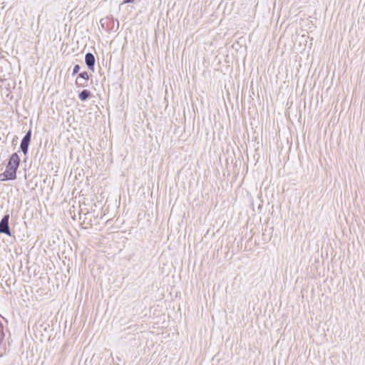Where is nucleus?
<instances>
[{
	"mask_svg": "<svg viewBox=\"0 0 365 365\" xmlns=\"http://www.w3.org/2000/svg\"><path fill=\"white\" fill-rule=\"evenodd\" d=\"M20 163L21 158L18 154V152L14 153L8 158L6 169L8 170V171H10V173L16 175Z\"/></svg>",
	"mask_w": 365,
	"mask_h": 365,
	"instance_id": "f257e3e1",
	"label": "nucleus"
},
{
	"mask_svg": "<svg viewBox=\"0 0 365 365\" xmlns=\"http://www.w3.org/2000/svg\"><path fill=\"white\" fill-rule=\"evenodd\" d=\"M100 24L103 29L107 31H117L119 27V22L115 20L113 16H107L100 20Z\"/></svg>",
	"mask_w": 365,
	"mask_h": 365,
	"instance_id": "f03ea898",
	"label": "nucleus"
},
{
	"mask_svg": "<svg viewBox=\"0 0 365 365\" xmlns=\"http://www.w3.org/2000/svg\"><path fill=\"white\" fill-rule=\"evenodd\" d=\"M31 129H29L26 133L25 135L23 137L21 141L20 148L19 150L18 151V153L21 151L24 155H26L28 154L29 145L31 140Z\"/></svg>",
	"mask_w": 365,
	"mask_h": 365,
	"instance_id": "7ed1b4c3",
	"label": "nucleus"
},
{
	"mask_svg": "<svg viewBox=\"0 0 365 365\" xmlns=\"http://www.w3.org/2000/svg\"><path fill=\"white\" fill-rule=\"evenodd\" d=\"M9 218L10 215L7 212L4 214L0 221V234H5L7 236L11 237L12 232L9 227Z\"/></svg>",
	"mask_w": 365,
	"mask_h": 365,
	"instance_id": "20e7f679",
	"label": "nucleus"
},
{
	"mask_svg": "<svg viewBox=\"0 0 365 365\" xmlns=\"http://www.w3.org/2000/svg\"><path fill=\"white\" fill-rule=\"evenodd\" d=\"M90 75L87 71H84L78 73L76 79V86L77 88H85L88 86V81L90 79Z\"/></svg>",
	"mask_w": 365,
	"mask_h": 365,
	"instance_id": "39448f33",
	"label": "nucleus"
},
{
	"mask_svg": "<svg viewBox=\"0 0 365 365\" xmlns=\"http://www.w3.org/2000/svg\"><path fill=\"white\" fill-rule=\"evenodd\" d=\"M85 63L89 71H91V72L95 71L96 58L92 53L88 52L86 53Z\"/></svg>",
	"mask_w": 365,
	"mask_h": 365,
	"instance_id": "423d86ee",
	"label": "nucleus"
},
{
	"mask_svg": "<svg viewBox=\"0 0 365 365\" xmlns=\"http://www.w3.org/2000/svg\"><path fill=\"white\" fill-rule=\"evenodd\" d=\"M17 178L16 175H14L12 173H10V171H8V170H5V171L2 173H0V181L1 182H6L9 180H14Z\"/></svg>",
	"mask_w": 365,
	"mask_h": 365,
	"instance_id": "0eeeda50",
	"label": "nucleus"
},
{
	"mask_svg": "<svg viewBox=\"0 0 365 365\" xmlns=\"http://www.w3.org/2000/svg\"><path fill=\"white\" fill-rule=\"evenodd\" d=\"M93 97L92 93L88 89H83L78 93V98L84 102Z\"/></svg>",
	"mask_w": 365,
	"mask_h": 365,
	"instance_id": "6e6552de",
	"label": "nucleus"
},
{
	"mask_svg": "<svg viewBox=\"0 0 365 365\" xmlns=\"http://www.w3.org/2000/svg\"><path fill=\"white\" fill-rule=\"evenodd\" d=\"M80 69H81L80 65H78V64L74 65V66L73 68L72 76H74L76 74L79 73Z\"/></svg>",
	"mask_w": 365,
	"mask_h": 365,
	"instance_id": "1a4fd4ad",
	"label": "nucleus"
},
{
	"mask_svg": "<svg viewBox=\"0 0 365 365\" xmlns=\"http://www.w3.org/2000/svg\"><path fill=\"white\" fill-rule=\"evenodd\" d=\"M135 0H123V4H129V3H133Z\"/></svg>",
	"mask_w": 365,
	"mask_h": 365,
	"instance_id": "9d476101",
	"label": "nucleus"
}]
</instances>
